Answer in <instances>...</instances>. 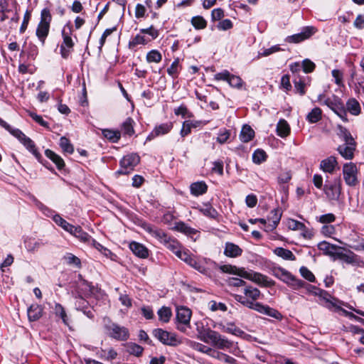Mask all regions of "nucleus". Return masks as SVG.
<instances>
[{
	"instance_id": "nucleus-60",
	"label": "nucleus",
	"mask_w": 364,
	"mask_h": 364,
	"mask_svg": "<svg viewBox=\"0 0 364 364\" xmlns=\"http://www.w3.org/2000/svg\"><path fill=\"white\" fill-rule=\"evenodd\" d=\"M304 73H311L315 68V64L309 59H306L302 63Z\"/></svg>"
},
{
	"instance_id": "nucleus-53",
	"label": "nucleus",
	"mask_w": 364,
	"mask_h": 364,
	"mask_svg": "<svg viewBox=\"0 0 364 364\" xmlns=\"http://www.w3.org/2000/svg\"><path fill=\"white\" fill-rule=\"evenodd\" d=\"M287 226L289 229L294 230H303L306 228L304 223L293 219H289L288 220Z\"/></svg>"
},
{
	"instance_id": "nucleus-37",
	"label": "nucleus",
	"mask_w": 364,
	"mask_h": 364,
	"mask_svg": "<svg viewBox=\"0 0 364 364\" xmlns=\"http://www.w3.org/2000/svg\"><path fill=\"white\" fill-rule=\"evenodd\" d=\"M164 245L172 251L176 256L181 250L178 242L171 237H169V240H167V243H164Z\"/></svg>"
},
{
	"instance_id": "nucleus-40",
	"label": "nucleus",
	"mask_w": 364,
	"mask_h": 364,
	"mask_svg": "<svg viewBox=\"0 0 364 364\" xmlns=\"http://www.w3.org/2000/svg\"><path fill=\"white\" fill-rule=\"evenodd\" d=\"M174 229L188 235H191L196 233V230L194 229L188 227L183 222L176 223Z\"/></svg>"
},
{
	"instance_id": "nucleus-43",
	"label": "nucleus",
	"mask_w": 364,
	"mask_h": 364,
	"mask_svg": "<svg viewBox=\"0 0 364 364\" xmlns=\"http://www.w3.org/2000/svg\"><path fill=\"white\" fill-rule=\"evenodd\" d=\"M267 154L262 149H257L252 155V161L255 164H259L266 161Z\"/></svg>"
},
{
	"instance_id": "nucleus-7",
	"label": "nucleus",
	"mask_w": 364,
	"mask_h": 364,
	"mask_svg": "<svg viewBox=\"0 0 364 364\" xmlns=\"http://www.w3.org/2000/svg\"><path fill=\"white\" fill-rule=\"evenodd\" d=\"M324 193L328 200H338L341 193V178H335L324 186Z\"/></svg>"
},
{
	"instance_id": "nucleus-58",
	"label": "nucleus",
	"mask_w": 364,
	"mask_h": 364,
	"mask_svg": "<svg viewBox=\"0 0 364 364\" xmlns=\"http://www.w3.org/2000/svg\"><path fill=\"white\" fill-rule=\"evenodd\" d=\"M179 60L176 59L171 66L167 69V73L169 75L174 77L178 74V68Z\"/></svg>"
},
{
	"instance_id": "nucleus-24",
	"label": "nucleus",
	"mask_w": 364,
	"mask_h": 364,
	"mask_svg": "<svg viewBox=\"0 0 364 364\" xmlns=\"http://www.w3.org/2000/svg\"><path fill=\"white\" fill-rule=\"evenodd\" d=\"M208 186L205 182L198 181L193 183L190 186L191 193L195 196H198L206 193Z\"/></svg>"
},
{
	"instance_id": "nucleus-42",
	"label": "nucleus",
	"mask_w": 364,
	"mask_h": 364,
	"mask_svg": "<svg viewBox=\"0 0 364 364\" xmlns=\"http://www.w3.org/2000/svg\"><path fill=\"white\" fill-rule=\"evenodd\" d=\"M245 268H237L235 266L229 264H225L220 267V269L223 272L235 274L241 277V270H244Z\"/></svg>"
},
{
	"instance_id": "nucleus-62",
	"label": "nucleus",
	"mask_w": 364,
	"mask_h": 364,
	"mask_svg": "<svg viewBox=\"0 0 364 364\" xmlns=\"http://www.w3.org/2000/svg\"><path fill=\"white\" fill-rule=\"evenodd\" d=\"M348 254L345 253L344 255H341L342 257L341 259L343 260L348 264L354 263L355 262V255L350 250H348Z\"/></svg>"
},
{
	"instance_id": "nucleus-4",
	"label": "nucleus",
	"mask_w": 364,
	"mask_h": 364,
	"mask_svg": "<svg viewBox=\"0 0 364 364\" xmlns=\"http://www.w3.org/2000/svg\"><path fill=\"white\" fill-rule=\"evenodd\" d=\"M51 19L52 16L50 11L48 9H43L41 14V21L36 30V36L43 43L48 34Z\"/></svg>"
},
{
	"instance_id": "nucleus-36",
	"label": "nucleus",
	"mask_w": 364,
	"mask_h": 364,
	"mask_svg": "<svg viewBox=\"0 0 364 364\" xmlns=\"http://www.w3.org/2000/svg\"><path fill=\"white\" fill-rule=\"evenodd\" d=\"M321 109L318 107H315L308 114L306 119L310 123H316L321 119Z\"/></svg>"
},
{
	"instance_id": "nucleus-19",
	"label": "nucleus",
	"mask_w": 364,
	"mask_h": 364,
	"mask_svg": "<svg viewBox=\"0 0 364 364\" xmlns=\"http://www.w3.org/2000/svg\"><path fill=\"white\" fill-rule=\"evenodd\" d=\"M337 165L338 162L336 157L331 156L321 161L320 168L324 172L332 173Z\"/></svg>"
},
{
	"instance_id": "nucleus-15",
	"label": "nucleus",
	"mask_w": 364,
	"mask_h": 364,
	"mask_svg": "<svg viewBox=\"0 0 364 364\" xmlns=\"http://www.w3.org/2000/svg\"><path fill=\"white\" fill-rule=\"evenodd\" d=\"M198 338L205 343H210L213 346L216 342V339L219 338V333L211 330L210 328H203L198 332Z\"/></svg>"
},
{
	"instance_id": "nucleus-41",
	"label": "nucleus",
	"mask_w": 364,
	"mask_h": 364,
	"mask_svg": "<svg viewBox=\"0 0 364 364\" xmlns=\"http://www.w3.org/2000/svg\"><path fill=\"white\" fill-rule=\"evenodd\" d=\"M103 136L112 142H117L120 139V132L111 129H104L102 131Z\"/></svg>"
},
{
	"instance_id": "nucleus-54",
	"label": "nucleus",
	"mask_w": 364,
	"mask_h": 364,
	"mask_svg": "<svg viewBox=\"0 0 364 364\" xmlns=\"http://www.w3.org/2000/svg\"><path fill=\"white\" fill-rule=\"evenodd\" d=\"M208 306L212 311H216L218 310L225 311L227 310V307L225 304L217 303L215 301H210L208 304Z\"/></svg>"
},
{
	"instance_id": "nucleus-6",
	"label": "nucleus",
	"mask_w": 364,
	"mask_h": 364,
	"mask_svg": "<svg viewBox=\"0 0 364 364\" xmlns=\"http://www.w3.org/2000/svg\"><path fill=\"white\" fill-rule=\"evenodd\" d=\"M140 158L136 154H128L120 161V168L116 174H129L139 163Z\"/></svg>"
},
{
	"instance_id": "nucleus-13",
	"label": "nucleus",
	"mask_w": 364,
	"mask_h": 364,
	"mask_svg": "<svg viewBox=\"0 0 364 364\" xmlns=\"http://www.w3.org/2000/svg\"><path fill=\"white\" fill-rule=\"evenodd\" d=\"M316 32V28L313 26L304 27L299 33L289 36L286 38V41L290 43H298L306 39H308Z\"/></svg>"
},
{
	"instance_id": "nucleus-51",
	"label": "nucleus",
	"mask_w": 364,
	"mask_h": 364,
	"mask_svg": "<svg viewBox=\"0 0 364 364\" xmlns=\"http://www.w3.org/2000/svg\"><path fill=\"white\" fill-rule=\"evenodd\" d=\"M191 346L194 350L206 354H210L213 351L212 348L210 347L197 342H191Z\"/></svg>"
},
{
	"instance_id": "nucleus-1",
	"label": "nucleus",
	"mask_w": 364,
	"mask_h": 364,
	"mask_svg": "<svg viewBox=\"0 0 364 364\" xmlns=\"http://www.w3.org/2000/svg\"><path fill=\"white\" fill-rule=\"evenodd\" d=\"M261 296L260 291L252 286H247L244 289L243 294H235V299L250 309H255L259 304L257 300Z\"/></svg>"
},
{
	"instance_id": "nucleus-17",
	"label": "nucleus",
	"mask_w": 364,
	"mask_h": 364,
	"mask_svg": "<svg viewBox=\"0 0 364 364\" xmlns=\"http://www.w3.org/2000/svg\"><path fill=\"white\" fill-rule=\"evenodd\" d=\"M254 310L276 319H281L282 318V314L277 310L260 303L256 306Z\"/></svg>"
},
{
	"instance_id": "nucleus-56",
	"label": "nucleus",
	"mask_w": 364,
	"mask_h": 364,
	"mask_svg": "<svg viewBox=\"0 0 364 364\" xmlns=\"http://www.w3.org/2000/svg\"><path fill=\"white\" fill-rule=\"evenodd\" d=\"M340 102H341V100L338 97H334L333 100H331L330 98H326L324 100V105L328 106L333 111L338 109V105H339Z\"/></svg>"
},
{
	"instance_id": "nucleus-47",
	"label": "nucleus",
	"mask_w": 364,
	"mask_h": 364,
	"mask_svg": "<svg viewBox=\"0 0 364 364\" xmlns=\"http://www.w3.org/2000/svg\"><path fill=\"white\" fill-rule=\"evenodd\" d=\"M161 54L156 50H152L146 55V60L148 63H159L161 60Z\"/></svg>"
},
{
	"instance_id": "nucleus-39",
	"label": "nucleus",
	"mask_w": 364,
	"mask_h": 364,
	"mask_svg": "<svg viewBox=\"0 0 364 364\" xmlns=\"http://www.w3.org/2000/svg\"><path fill=\"white\" fill-rule=\"evenodd\" d=\"M158 315L160 321L164 323H167L169 321L172 313L171 309L168 307L163 306L158 311Z\"/></svg>"
},
{
	"instance_id": "nucleus-32",
	"label": "nucleus",
	"mask_w": 364,
	"mask_h": 364,
	"mask_svg": "<svg viewBox=\"0 0 364 364\" xmlns=\"http://www.w3.org/2000/svg\"><path fill=\"white\" fill-rule=\"evenodd\" d=\"M274 252L278 257L283 258L284 259L294 261L296 259L294 255L289 250L284 249L283 247H277Z\"/></svg>"
},
{
	"instance_id": "nucleus-12",
	"label": "nucleus",
	"mask_w": 364,
	"mask_h": 364,
	"mask_svg": "<svg viewBox=\"0 0 364 364\" xmlns=\"http://www.w3.org/2000/svg\"><path fill=\"white\" fill-rule=\"evenodd\" d=\"M357 167L353 163L344 164L343 167V178L346 183L350 186H355L358 183Z\"/></svg>"
},
{
	"instance_id": "nucleus-3",
	"label": "nucleus",
	"mask_w": 364,
	"mask_h": 364,
	"mask_svg": "<svg viewBox=\"0 0 364 364\" xmlns=\"http://www.w3.org/2000/svg\"><path fill=\"white\" fill-rule=\"evenodd\" d=\"M0 125L18 139L36 157L40 156L33 141L27 137L20 129L12 128L7 122L0 118Z\"/></svg>"
},
{
	"instance_id": "nucleus-28",
	"label": "nucleus",
	"mask_w": 364,
	"mask_h": 364,
	"mask_svg": "<svg viewBox=\"0 0 364 364\" xmlns=\"http://www.w3.org/2000/svg\"><path fill=\"white\" fill-rule=\"evenodd\" d=\"M255 135L254 130L249 125H244L242 128L240 139L243 142H249Z\"/></svg>"
},
{
	"instance_id": "nucleus-2",
	"label": "nucleus",
	"mask_w": 364,
	"mask_h": 364,
	"mask_svg": "<svg viewBox=\"0 0 364 364\" xmlns=\"http://www.w3.org/2000/svg\"><path fill=\"white\" fill-rule=\"evenodd\" d=\"M272 274L279 279L294 290H299L304 286V282L297 279L287 269L274 267L272 269Z\"/></svg>"
},
{
	"instance_id": "nucleus-25",
	"label": "nucleus",
	"mask_w": 364,
	"mask_h": 364,
	"mask_svg": "<svg viewBox=\"0 0 364 364\" xmlns=\"http://www.w3.org/2000/svg\"><path fill=\"white\" fill-rule=\"evenodd\" d=\"M346 109L353 115L358 116L361 112L358 101L355 98H350L346 102Z\"/></svg>"
},
{
	"instance_id": "nucleus-46",
	"label": "nucleus",
	"mask_w": 364,
	"mask_h": 364,
	"mask_svg": "<svg viewBox=\"0 0 364 364\" xmlns=\"http://www.w3.org/2000/svg\"><path fill=\"white\" fill-rule=\"evenodd\" d=\"M127 348L129 353L136 356H140L144 350L141 346L133 343H128Z\"/></svg>"
},
{
	"instance_id": "nucleus-49",
	"label": "nucleus",
	"mask_w": 364,
	"mask_h": 364,
	"mask_svg": "<svg viewBox=\"0 0 364 364\" xmlns=\"http://www.w3.org/2000/svg\"><path fill=\"white\" fill-rule=\"evenodd\" d=\"M192 25L196 29H203L206 27V21L202 16H195L191 20Z\"/></svg>"
},
{
	"instance_id": "nucleus-59",
	"label": "nucleus",
	"mask_w": 364,
	"mask_h": 364,
	"mask_svg": "<svg viewBox=\"0 0 364 364\" xmlns=\"http://www.w3.org/2000/svg\"><path fill=\"white\" fill-rule=\"evenodd\" d=\"M291 173L289 171H284L279 174L278 177V182L279 183H287L291 180Z\"/></svg>"
},
{
	"instance_id": "nucleus-33",
	"label": "nucleus",
	"mask_w": 364,
	"mask_h": 364,
	"mask_svg": "<svg viewBox=\"0 0 364 364\" xmlns=\"http://www.w3.org/2000/svg\"><path fill=\"white\" fill-rule=\"evenodd\" d=\"M282 217V213L279 209H274L270 212V215L268 218L269 222H272L270 224L271 230L274 229L278 223L280 221Z\"/></svg>"
},
{
	"instance_id": "nucleus-26",
	"label": "nucleus",
	"mask_w": 364,
	"mask_h": 364,
	"mask_svg": "<svg viewBox=\"0 0 364 364\" xmlns=\"http://www.w3.org/2000/svg\"><path fill=\"white\" fill-rule=\"evenodd\" d=\"M277 134L284 138L287 136L290 133V127L287 122L284 119H280L277 125Z\"/></svg>"
},
{
	"instance_id": "nucleus-48",
	"label": "nucleus",
	"mask_w": 364,
	"mask_h": 364,
	"mask_svg": "<svg viewBox=\"0 0 364 364\" xmlns=\"http://www.w3.org/2000/svg\"><path fill=\"white\" fill-rule=\"evenodd\" d=\"M65 262L70 265H73L77 267H80V260L78 257L71 253H67L64 257Z\"/></svg>"
},
{
	"instance_id": "nucleus-44",
	"label": "nucleus",
	"mask_w": 364,
	"mask_h": 364,
	"mask_svg": "<svg viewBox=\"0 0 364 364\" xmlns=\"http://www.w3.org/2000/svg\"><path fill=\"white\" fill-rule=\"evenodd\" d=\"M225 333L237 336H242L245 334V332L237 327L233 323H228L226 324Z\"/></svg>"
},
{
	"instance_id": "nucleus-10",
	"label": "nucleus",
	"mask_w": 364,
	"mask_h": 364,
	"mask_svg": "<svg viewBox=\"0 0 364 364\" xmlns=\"http://www.w3.org/2000/svg\"><path fill=\"white\" fill-rule=\"evenodd\" d=\"M106 329L110 337L119 341H126L129 336V331L127 328L120 326L114 323L106 325Z\"/></svg>"
},
{
	"instance_id": "nucleus-50",
	"label": "nucleus",
	"mask_w": 364,
	"mask_h": 364,
	"mask_svg": "<svg viewBox=\"0 0 364 364\" xmlns=\"http://www.w3.org/2000/svg\"><path fill=\"white\" fill-rule=\"evenodd\" d=\"M60 146L65 152L72 154L74 151L73 145L70 143L69 140L63 136L60 139Z\"/></svg>"
},
{
	"instance_id": "nucleus-20",
	"label": "nucleus",
	"mask_w": 364,
	"mask_h": 364,
	"mask_svg": "<svg viewBox=\"0 0 364 364\" xmlns=\"http://www.w3.org/2000/svg\"><path fill=\"white\" fill-rule=\"evenodd\" d=\"M242 249L232 242H226L224 254L228 257H237L242 255Z\"/></svg>"
},
{
	"instance_id": "nucleus-35",
	"label": "nucleus",
	"mask_w": 364,
	"mask_h": 364,
	"mask_svg": "<svg viewBox=\"0 0 364 364\" xmlns=\"http://www.w3.org/2000/svg\"><path fill=\"white\" fill-rule=\"evenodd\" d=\"M87 302L82 297H78L76 299L75 306L77 309L81 310L83 311L85 314L89 318L93 317V314L90 310L87 311Z\"/></svg>"
},
{
	"instance_id": "nucleus-52",
	"label": "nucleus",
	"mask_w": 364,
	"mask_h": 364,
	"mask_svg": "<svg viewBox=\"0 0 364 364\" xmlns=\"http://www.w3.org/2000/svg\"><path fill=\"white\" fill-rule=\"evenodd\" d=\"M301 276L310 282H314L316 278L314 274L306 267H301L299 269Z\"/></svg>"
},
{
	"instance_id": "nucleus-14",
	"label": "nucleus",
	"mask_w": 364,
	"mask_h": 364,
	"mask_svg": "<svg viewBox=\"0 0 364 364\" xmlns=\"http://www.w3.org/2000/svg\"><path fill=\"white\" fill-rule=\"evenodd\" d=\"M144 229L151 236L156 238L163 245H164V243H167V240H169L170 236H168L164 230L161 229L151 226L149 224H144Z\"/></svg>"
},
{
	"instance_id": "nucleus-55",
	"label": "nucleus",
	"mask_w": 364,
	"mask_h": 364,
	"mask_svg": "<svg viewBox=\"0 0 364 364\" xmlns=\"http://www.w3.org/2000/svg\"><path fill=\"white\" fill-rule=\"evenodd\" d=\"M55 311L56 315L59 316L62 318L63 323L68 325L67 314L63 307L60 304H57L55 306Z\"/></svg>"
},
{
	"instance_id": "nucleus-57",
	"label": "nucleus",
	"mask_w": 364,
	"mask_h": 364,
	"mask_svg": "<svg viewBox=\"0 0 364 364\" xmlns=\"http://www.w3.org/2000/svg\"><path fill=\"white\" fill-rule=\"evenodd\" d=\"M148 42V40L144 36L141 35H136L132 41L129 42L130 47H134L139 44H146Z\"/></svg>"
},
{
	"instance_id": "nucleus-30",
	"label": "nucleus",
	"mask_w": 364,
	"mask_h": 364,
	"mask_svg": "<svg viewBox=\"0 0 364 364\" xmlns=\"http://www.w3.org/2000/svg\"><path fill=\"white\" fill-rule=\"evenodd\" d=\"M46 156L49 158L58 167L61 169L64 167L65 163L63 159L50 149H46L45 151Z\"/></svg>"
},
{
	"instance_id": "nucleus-18",
	"label": "nucleus",
	"mask_w": 364,
	"mask_h": 364,
	"mask_svg": "<svg viewBox=\"0 0 364 364\" xmlns=\"http://www.w3.org/2000/svg\"><path fill=\"white\" fill-rule=\"evenodd\" d=\"M129 248L132 252L139 257L144 259L149 256V250L141 243L132 242L129 244Z\"/></svg>"
},
{
	"instance_id": "nucleus-11",
	"label": "nucleus",
	"mask_w": 364,
	"mask_h": 364,
	"mask_svg": "<svg viewBox=\"0 0 364 364\" xmlns=\"http://www.w3.org/2000/svg\"><path fill=\"white\" fill-rule=\"evenodd\" d=\"M214 79L226 81L231 87L237 89H240L244 84L243 80L239 76L231 75L228 70L215 74Z\"/></svg>"
},
{
	"instance_id": "nucleus-27",
	"label": "nucleus",
	"mask_w": 364,
	"mask_h": 364,
	"mask_svg": "<svg viewBox=\"0 0 364 364\" xmlns=\"http://www.w3.org/2000/svg\"><path fill=\"white\" fill-rule=\"evenodd\" d=\"M172 129L171 123H166L162 124L158 127H156L154 130L151 132V134L149 136L148 139H150L151 137H155L159 136L161 134H165L170 132Z\"/></svg>"
},
{
	"instance_id": "nucleus-21",
	"label": "nucleus",
	"mask_w": 364,
	"mask_h": 364,
	"mask_svg": "<svg viewBox=\"0 0 364 364\" xmlns=\"http://www.w3.org/2000/svg\"><path fill=\"white\" fill-rule=\"evenodd\" d=\"M318 247L320 250L323 251L325 255L331 257L333 256L334 252L336 250H344V247H343L333 245L326 241L320 242Z\"/></svg>"
},
{
	"instance_id": "nucleus-23",
	"label": "nucleus",
	"mask_w": 364,
	"mask_h": 364,
	"mask_svg": "<svg viewBox=\"0 0 364 364\" xmlns=\"http://www.w3.org/2000/svg\"><path fill=\"white\" fill-rule=\"evenodd\" d=\"M337 134L340 139H341L345 143L356 144L354 138L352 136L350 132L344 127L338 124L337 126Z\"/></svg>"
},
{
	"instance_id": "nucleus-61",
	"label": "nucleus",
	"mask_w": 364,
	"mask_h": 364,
	"mask_svg": "<svg viewBox=\"0 0 364 364\" xmlns=\"http://www.w3.org/2000/svg\"><path fill=\"white\" fill-rule=\"evenodd\" d=\"M332 75L336 85L338 86L343 85V73L340 70H333Z\"/></svg>"
},
{
	"instance_id": "nucleus-34",
	"label": "nucleus",
	"mask_w": 364,
	"mask_h": 364,
	"mask_svg": "<svg viewBox=\"0 0 364 364\" xmlns=\"http://www.w3.org/2000/svg\"><path fill=\"white\" fill-rule=\"evenodd\" d=\"M232 346V342L228 340L220 334H219V338L216 339V342L213 345L217 348L221 350H225L230 348Z\"/></svg>"
},
{
	"instance_id": "nucleus-9",
	"label": "nucleus",
	"mask_w": 364,
	"mask_h": 364,
	"mask_svg": "<svg viewBox=\"0 0 364 364\" xmlns=\"http://www.w3.org/2000/svg\"><path fill=\"white\" fill-rule=\"evenodd\" d=\"M191 317V311L186 307L181 306L177 308L176 311V318L178 321L177 328L185 332L186 328L190 325V320Z\"/></svg>"
},
{
	"instance_id": "nucleus-5",
	"label": "nucleus",
	"mask_w": 364,
	"mask_h": 364,
	"mask_svg": "<svg viewBox=\"0 0 364 364\" xmlns=\"http://www.w3.org/2000/svg\"><path fill=\"white\" fill-rule=\"evenodd\" d=\"M153 335L164 345L177 346L182 343L181 338L176 333L156 328L153 331Z\"/></svg>"
},
{
	"instance_id": "nucleus-22",
	"label": "nucleus",
	"mask_w": 364,
	"mask_h": 364,
	"mask_svg": "<svg viewBox=\"0 0 364 364\" xmlns=\"http://www.w3.org/2000/svg\"><path fill=\"white\" fill-rule=\"evenodd\" d=\"M43 314V307L38 304H32L28 309V317L29 321L38 320Z\"/></svg>"
},
{
	"instance_id": "nucleus-31",
	"label": "nucleus",
	"mask_w": 364,
	"mask_h": 364,
	"mask_svg": "<svg viewBox=\"0 0 364 364\" xmlns=\"http://www.w3.org/2000/svg\"><path fill=\"white\" fill-rule=\"evenodd\" d=\"M301 288H305L308 293L314 294L315 296H318L319 297H322L324 299H326V296H328V293L326 291L318 289L315 286L306 284L305 282L304 286L302 287Z\"/></svg>"
},
{
	"instance_id": "nucleus-16",
	"label": "nucleus",
	"mask_w": 364,
	"mask_h": 364,
	"mask_svg": "<svg viewBox=\"0 0 364 364\" xmlns=\"http://www.w3.org/2000/svg\"><path fill=\"white\" fill-rule=\"evenodd\" d=\"M356 149V144L348 143L339 145L337 151L345 159L350 160L354 156V151Z\"/></svg>"
},
{
	"instance_id": "nucleus-8",
	"label": "nucleus",
	"mask_w": 364,
	"mask_h": 364,
	"mask_svg": "<svg viewBox=\"0 0 364 364\" xmlns=\"http://www.w3.org/2000/svg\"><path fill=\"white\" fill-rule=\"evenodd\" d=\"M241 277L250 280L259 285L264 287H271L274 282L268 280L267 277L260 273L255 272L252 270H241Z\"/></svg>"
},
{
	"instance_id": "nucleus-64",
	"label": "nucleus",
	"mask_w": 364,
	"mask_h": 364,
	"mask_svg": "<svg viewBox=\"0 0 364 364\" xmlns=\"http://www.w3.org/2000/svg\"><path fill=\"white\" fill-rule=\"evenodd\" d=\"M321 232L325 236L331 237L335 233V228L331 225H325L321 228Z\"/></svg>"
},
{
	"instance_id": "nucleus-45",
	"label": "nucleus",
	"mask_w": 364,
	"mask_h": 364,
	"mask_svg": "<svg viewBox=\"0 0 364 364\" xmlns=\"http://www.w3.org/2000/svg\"><path fill=\"white\" fill-rule=\"evenodd\" d=\"M134 120L129 117L122 124V129L125 134L132 135L134 130L133 128Z\"/></svg>"
},
{
	"instance_id": "nucleus-63",
	"label": "nucleus",
	"mask_w": 364,
	"mask_h": 364,
	"mask_svg": "<svg viewBox=\"0 0 364 364\" xmlns=\"http://www.w3.org/2000/svg\"><path fill=\"white\" fill-rule=\"evenodd\" d=\"M62 34L63 37V42L62 45H63L65 48H72L74 46V43L73 42L71 37L69 35L66 34L65 33V31H63Z\"/></svg>"
},
{
	"instance_id": "nucleus-38",
	"label": "nucleus",
	"mask_w": 364,
	"mask_h": 364,
	"mask_svg": "<svg viewBox=\"0 0 364 364\" xmlns=\"http://www.w3.org/2000/svg\"><path fill=\"white\" fill-rule=\"evenodd\" d=\"M53 220L56 224L60 225L62 228H63L65 231L70 232L74 227V225L70 224L66 220H65L63 218H61L59 215H56L53 218Z\"/></svg>"
},
{
	"instance_id": "nucleus-29",
	"label": "nucleus",
	"mask_w": 364,
	"mask_h": 364,
	"mask_svg": "<svg viewBox=\"0 0 364 364\" xmlns=\"http://www.w3.org/2000/svg\"><path fill=\"white\" fill-rule=\"evenodd\" d=\"M70 233L84 242H89L92 240L91 237L87 232H84L80 226H74L72 232Z\"/></svg>"
}]
</instances>
